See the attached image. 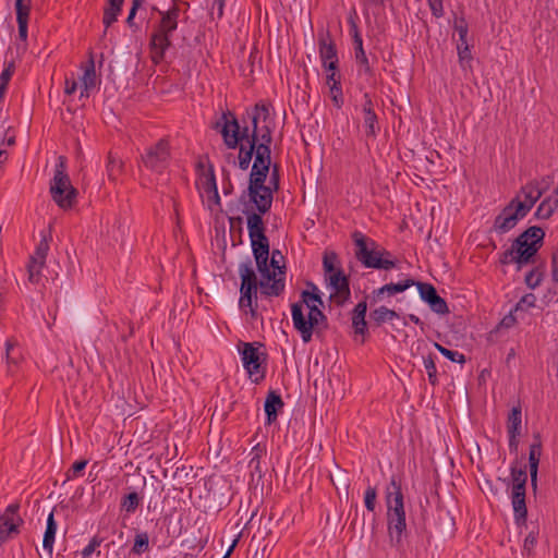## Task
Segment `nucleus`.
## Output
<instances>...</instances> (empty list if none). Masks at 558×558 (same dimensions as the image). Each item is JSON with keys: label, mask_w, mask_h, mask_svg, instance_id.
Listing matches in <instances>:
<instances>
[{"label": "nucleus", "mask_w": 558, "mask_h": 558, "mask_svg": "<svg viewBox=\"0 0 558 558\" xmlns=\"http://www.w3.org/2000/svg\"><path fill=\"white\" fill-rule=\"evenodd\" d=\"M264 219L259 215L248 216V236L251 240L252 253L256 263L260 280L257 279L253 269L252 259L246 257L245 262L239 265L241 279L239 307L242 311L248 308L253 319L258 315L257 291L266 298L280 296L286 288L284 277L277 278V271L269 265V240L266 235Z\"/></svg>", "instance_id": "nucleus-1"}, {"label": "nucleus", "mask_w": 558, "mask_h": 558, "mask_svg": "<svg viewBox=\"0 0 558 558\" xmlns=\"http://www.w3.org/2000/svg\"><path fill=\"white\" fill-rule=\"evenodd\" d=\"M271 105L265 101L257 102L250 111L247 119L251 124L240 125L235 114L227 110L216 121L213 129L219 131L225 145L235 149L244 140H252L254 161L248 179H267L271 165V143L274 120L270 117Z\"/></svg>", "instance_id": "nucleus-2"}, {"label": "nucleus", "mask_w": 558, "mask_h": 558, "mask_svg": "<svg viewBox=\"0 0 558 558\" xmlns=\"http://www.w3.org/2000/svg\"><path fill=\"white\" fill-rule=\"evenodd\" d=\"M307 287L312 290H303L301 300L291 305L293 327L304 343L311 342L314 335L323 337L328 328V318L319 307L324 306L320 291L313 282H307Z\"/></svg>", "instance_id": "nucleus-3"}, {"label": "nucleus", "mask_w": 558, "mask_h": 558, "mask_svg": "<svg viewBox=\"0 0 558 558\" xmlns=\"http://www.w3.org/2000/svg\"><path fill=\"white\" fill-rule=\"evenodd\" d=\"M385 501L387 507L386 517L389 544L398 551H403V539L408 534V530L404 496L401 478L399 476L392 475L390 477V482L385 490Z\"/></svg>", "instance_id": "nucleus-4"}, {"label": "nucleus", "mask_w": 558, "mask_h": 558, "mask_svg": "<svg viewBox=\"0 0 558 558\" xmlns=\"http://www.w3.org/2000/svg\"><path fill=\"white\" fill-rule=\"evenodd\" d=\"M545 231L538 226L529 227L511 243V246L499 256L501 265L514 264L517 270L533 264L537 252L544 244Z\"/></svg>", "instance_id": "nucleus-5"}, {"label": "nucleus", "mask_w": 558, "mask_h": 558, "mask_svg": "<svg viewBox=\"0 0 558 558\" xmlns=\"http://www.w3.org/2000/svg\"><path fill=\"white\" fill-rule=\"evenodd\" d=\"M180 12L177 4L167 11H159L160 20L149 38L150 59L156 65L163 61L167 50L172 46L171 36L178 28Z\"/></svg>", "instance_id": "nucleus-6"}, {"label": "nucleus", "mask_w": 558, "mask_h": 558, "mask_svg": "<svg viewBox=\"0 0 558 558\" xmlns=\"http://www.w3.org/2000/svg\"><path fill=\"white\" fill-rule=\"evenodd\" d=\"M238 351L244 369L248 374L250 379L259 384L264 380L267 369L268 354L265 351V344L258 341L238 343Z\"/></svg>", "instance_id": "nucleus-7"}, {"label": "nucleus", "mask_w": 558, "mask_h": 558, "mask_svg": "<svg viewBox=\"0 0 558 558\" xmlns=\"http://www.w3.org/2000/svg\"><path fill=\"white\" fill-rule=\"evenodd\" d=\"M266 180L267 179H248V186L245 191L242 192L240 196L241 203L246 205V198H248V203L253 205L251 209L246 207V209L243 210V213L246 215L247 226L250 215H259V217L263 218V215L267 214L271 208L274 201V190L271 186H266Z\"/></svg>", "instance_id": "nucleus-8"}, {"label": "nucleus", "mask_w": 558, "mask_h": 558, "mask_svg": "<svg viewBox=\"0 0 558 558\" xmlns=\"http://www.w3.org/2000/svg\"><path fill=\"white\" fill-rule=\"evenodd\" d=\"M351 239L354 244V256L364 268L379 270V267H385L384 260L379 258L377 241L359 230L352 232Z\"/></svg>", "instance_id": "nucleus-9"}, {"label": "nucleus", "mask_w": 558, "mask_h": 558, "mask_svg": "<svg viewBox=\"0 0 558 558\" xmlns=\"http://www.w3.org/2000/svg\"><path fill=\"white\" fill-rule=\"evenodd\" d=\"M20 504L8 505L4 510H0V547L21 534L24 520L20 514Z\"/></svg>", "instance_id": "nucleus-10"}, {"label": "nucleus", "mask_w": 558, "mask_h": 558, "mask_svg": "<svg viewBox=\"0 0 558 558\" xmlns=\"http://www.w3.org/2000/svg\"><path fill=\"white\" fill-rule=\"evenodd\" d=\"M141 158L147 169L162 173L168 168L171 158V146L168 138L162 137L147 147Z\"/></svg>", "instance_id": "nucleus-11"}, {"label": "nucleus", "mask_w": 558, "mask_h": 558, "mask_svg": "<svg viewBox=\"0 0 558 558\" xmlns=\"http://www.w3.org/2000/svg\"><path fill=\"white\" fill-rule=\"evenodd\" d=\"M525 216L524 207H517L510 201L495 217L492 230L500 235L505 234L511 231Z\"/></svg>", "instance_id": "nucleus-12"}, {"label": "nucleus", "mask_w": 558, "mask_h": 558, "mask_svg": "<svg viewBox=\"0 0 558 558\" xmlns=\"http://www.w3.org/2000/svg\"><path fill=\"white\" fill-rule=\"evenodd\" d=\"M328 287L333 291L329 300L335 302L337 306H343L351 296L350 280L341 268H338L335 274L326 277Z\"/></svg>", "instance_id": "nucleus-13"}, {"label": "nucleus", "mask_w": 558, "mask_h": 558, "mask_svg": "<svg viewBox=\"0 0 558 558\" xmlns=\"http://www.w3.org/2000/svg\"><path fill=\"white\" fill-rule=\"evenodd\" d=\"M415 287L418 290L420 298L434 313L439 315L449 313L446 300L438 294L436 288L432 283L416 281Z\"/></svg>", "instance_id": "nucleus-14"}, {"label": "nucleus", "mask_w": 558, "mask_h": 558, "mask_svg": "<svg viewBox=\"0 0 558 558\" xmlns=\"http://www.w3.org/2000/svg\"><path fill=\"white\" fill-rule=\"evenodd\" d=\"M74 187L71 183L70 177L66 172V158L59 156L54 166L53 177L50 181L49 193L51 198H57L62 195V190H70Z\"/></svg>", "instance_id": "nucleus-15"}, {"label": "nucleus", "mask_w": 558, "mask_h": 558, "mask_svg": "<svg viewBox=\"0 0 558 558\" xmlns=\"http://www.w3.org/2000/svg\"><path fill=\"white\" fill-rule=\"evenodd\" d=\"M49 251V243L44 236L36 246L35 253L29 257L27 265L28 280L32 283H38L41 278V269L45 266L46 257Z\"/></svg>", "instance_id": "nucleus-16"}, {"label": "nucleus", "mask_w": 558, "mask_h": 558, "mask_svg": "<svg viewBox=\"0 0 558 558\" xmlns=\"http://www.w3.org/2000/svg\"><path fill=\"white\" fill-rule=\"evenodd\" d=\"M542 196L543 191L538 190V180H532L520 189L511 202L517 207H524V214L527 215Z\"/></svg>", "instance_id": "nucleus-17"}, {"label": "nucleus", "mask_w": 558, "mask_h": 558, "mask_svg": "<svg viewBox=\"0 0 558 558\" xmlns=\"http://www.w3.org/2000/svg\"><path fill=\"white\" fill-rule=\"evenodd\" d=\"M375 105L369 93L363 94L362 112H363V125L365 129V135L367 137L375 138L380 128L378 124V117L375 112Z\"/></svg>", "instance_id": "nucleus-18"}, {"label": "nucleus", "mask_w": 558, "mask_h": 558, "mask_svg": "<svg viewBox=\"0 0 558 558\" xmlns=\"http://www.w3.org/2000/svg\"><path fill=\"white\" fill-rule=\"evenodd\" d=\"M522 424V410L520 405L513 407L508 414L507 418V433L509 436V450L510 452H517L519 440L518 436L520 435Z\"/></svg>", "instance_id": "nucleus-19"}, {"label": "nucleus", "mask_w": 558, "mask_h": 558, "mask_svg": "<svg viewBox=\"0 0 558 558\" xmlns=\"http://www.w3.org/2000/svg\"><path fill=\"white\" fill-rule=\"evenodd\" d=\"M318 51L322 63L339 61L337 46L329 31L318 33Z\"/></svg>", "instance_id": "nucleus-20"}, {"label": "nucleus", "mask_w": 558, "mask_h": 558, "mask_svg": "<svg viewBox=\"0 0 558 558\" xmlns=\"http://www.w3.org/2000/svg\"><path fill=\"white\" fill-rule=\"evenodd\" d=\"M283 407L284 402L281 396L275 390H269L264 402V411L266 414L265 425L274 424Z\"/></svg>", "instance_id": "nucleus-21"}, {"label": "nucleus", "mask_w": 558, "mask_h": 558, "mask_svg": "<svg viewBox=\"0 0 558 558\" xmlns=\"http://www.w3.org/2000/svg\"><path fill=\"white\" fill-rule=\"evenodd\" d=\"M542 456V440L539 434L534 435V442L531 444L529 450V469H530V477L531 485L534 492L537 488V472L539 458Z\"/></svg>", "instance_id": "nucleus-22"}, {"label": "nucleus", "mask_w": 558, "mask_h": 558, "mask_svg": "<svg viewBox=\"0 0 558 558\" xmlns=\"http://www.w3.org/2000/svg\"><path fill=\"white\" fill-rule=\"evenodd\" d=\"M16 22L19 38L26 43L28 33V19L31 12V0H15Z\"/></svg>", "instance_id": "nucleus-23"}, {"label": "nucleus", "mask_w": 558, "mask_h": 558, "mask_svg": "<svg viewBox=\"0 0 558 558\" xmlns=\"http://www.w3.org/2000/svg\"><path fill=\"white\" fill-rule=\"evenodd\" d=\"M354 59L357 66V74L365 75L368 80L375 77V70L372 66L369 59L364 50L363 40L353 43Z\"/></svg>", "instance_id": "nucleus-24"}, {"label": "nucleus", "mask_w": 558, "mask_h": 558, "mask_svg": "<svg viewBox=\"0 0 558 558\" xmlns=\"http://www.w3.org/2000/svg\"><path fill=\"white\" fill-rule=\"evenodd\" d=\"M82 82V92L81 97H89L90 90H93L97 85V75L95 71V62L94 58L90 54L89 60L84 65V73L81 77Z\"/></svg>", "instance_id": "nucleus-25"}, {"label": "nucleus", "mask_w": 558, "mask_h": 558, "mask_svg": "<svg viewBox=\"0 0 558 558\" xmlns=\"http://www.w3.org/2000/svg\"><path fill=\"white\" fill-rule=\"evenodd\" d=\"M525 494L526 492L511 490V504L514 513V521L518 525L524 524L527 518Z\"/></svg>", "instance_id": "nucleus-26"}, {"label": "nucleus", "mask_w": 558, "mask_h": 558, "mask_svg": "<svg viewBox=\"0 0 558 558\" xmlns=\"http://www.w3.org/2000/svg\"><path fill=\"white\" fill-rule=\"evenodd\" d=\"M399 318V314L395 310H390L384 305L371 311L369 319L376 327H380L387 322Z\"/></svg>", "instance_id": "nucleus-27"}, {"label": "nucleus", "mask_w": 558, "mask_h": 558, "mask_svg": "<svg viewBox=\"0 0 558 558\" xmlns=\"http://www.w3.org/2000/svg\"><path fill=\"white\" fill-rule=\"evenodd\" d=\"M124 0H107V7L104 10L102 23L105 28L110 27L122 11ZM107 29H105V33Z\"/></svg>", "instance_id": "nucleus-28"}, {"label": "nucleus", "mask_w": 558, "mask_h": 558, "mask_svg": "<svg viewBox=\"0 0 558 558\" xmlns=\"http://www.w3.org/2000/svg\"><path fill=\"white\" fill-rule=\"evenodd\" d=\"M57 521L54 520L53 512H50L47 518L46 530L43 538V547L48 554L52 555L56 533H57Z\"/></svg>", "instance_id": "nucleus-29"}, {"label": "nucleus", "mask_w": 558, "mask_h": 558, "mask_svg": "<svg viewBox=\"0 0 558 558\" xmlns=\"http://www.w3.org/2000/svg\"><path fill=\"white\" fill-rule=\"evenodd\" d=\"M510 475L512 482L511 490L526 492L527 474L525 466L518 468L517 462L512 463Z\"/></svg>", "instance_id": "nucleus-30"}, {"label": "nucleus", "mask_w": 558, "mask_h": 558, "mask_svg": "<svg viewBox=\"0 0 558 558\" xmlns=\"http://www.w3.org/2000/svg\"><path fill=\"white\" fill-rule=\"evenodd\" d=\"M106 171L110 181H117L124 171L123 161L111 151L107 156Z\"/></svg>", "instance_id": "nucleus-31"}, {"label": "nucleus", "mask_w": 558, "mask_h": 558, "mask_svg": "<svg viewBox=\"0 0 558 558\" xmlns=\"http://www.w3.org/2000/svg\"><path fill=\"white\" fill-rule=\"evenodd\" d=\"M197 169L201 171V186L206 194H209L210 191L218 189L214 167L211 165L209 166L208 170L205 171L204 165L202 162H198Z\"/></svg>", "instance_id": "nucleus-32"}, {"label": "nucleus", "mask_w": 558, "mask_h": 558, "mask_svg": "<svg viewBox=\"0 0 558 558\" xmlns=\"http://www.w3.org/2000/svg\"><path fill=\"white\" fill-rule=\"evenodd\" d=\"M239 147V155H238V165L241 170H247L250 167V163L252 161L254 150L252 145V140H244L242 143H240Z\"/></svg>", "instance_id": "nucleus-33"}, {"label": "nucleus", "mask_w": 558, "mask_h": 558, "mask_svg": "<svg viewBox=\"0 0 558 558\" xmlns=\"http://www.w3.org/2000/svg\"><path fill=\"white\" fill-rule=\"evenodd\" d=\"M78 191L75 187L62 190V195L52 201L63 210L72 209L77 202Z\"/></svg>", "instance_id": "nucleus-34"}, {"label": "nucleus", "mask_w": 558, "mask_h": 558, "mask_svg": "<svg viewBox=\"0 0 558 558\" xmlns=\"http://www.w3.org/2000/svg\"><path fill=\"white\" fill-rule=\"evenodd\" d=\"M416 284V280L410 277H407L398 282H389L384 284L386 294L388 298L393 296L398 293H402L409 288Z\"/></svg>", "instance_id": "nucleus-35"}, {"label": "nucleus", "mask_w": 558, "mask_h": 558, "mask_svg": "<svg viewBox=\"0 0 558 558\" xmlns=\"http://www.w3.org/2000/svg\"><path fill=\"white\" fill-rule=\"evenodd\" d=\"M544 264H541L539 266H536L532 268L524 278V282L531 290L536 289L544 279Z\"/></svg>", "instance_id": "nucleus-36"}, {"label": "nucleus", "mask_w": 558, "mask_h": 558, "mask_svg": "<svg viewBox=\"0 0 558 558\" xmlns=\"http://www.w3.org/2000/svg\"><path fill=\"white\" fill-rule=\"evenodd\" d=\"M141 504V497L136 492L124 495L121 499V509L128 513H134Z\"/></svg>", "instance_id": "nucleus-37"}, {"label": "nucleus", "mask_w": 558, "mask_h": 558, "mask_svg": "<svg viewBox=\"0 0 558 558\" xmlns=\"http://www.w3.org/2000/svg\"><path fill=\"white\" fill-rule=\"evenodd\" d=\"M149 549V536L146 532L137 533L134 537V544L131 553L134 555H142Z\"/></svg>", "instance_id": "nucleus-38"}, {"label": "nucleus", "mask_w": 558, "mask_h": 558, "mask_svg": "<svg viewBox=\"0 0 558 558\" xmlns=\"http://www.w3.org/2000/svg\"><path fill=\"white\" fill-rule=\"evenodd\" d=\"M5 359L7 363L9 365V368H11V365H17L21 354L17 350L16 341L13 339H8L5 341Z\"/></svg>", "instance_id": "nucleus-39"}, {"label": "nucleus", "mask_w": 558, "mask_h": 558, "mask_svg": "<svg viewBox=\"0 0 558 558\" xmlns=\"http://www.w3.org/2000/svg\"><path fill=\"white\" fill-rule=\"evenodd\" d=\"M423 363H424V367L427 372L429 384L432 386H436L438 384V378H437V367L435 364V356L432 353H429L426 356H423Z\"/></svg>", "instance_id": "nucleus-40"}, {"label": "nucleus", "mask_w": 558, "mask_h": 558, "mask_svg": "<svg viewBox=\"0 0 558 558\" xmlns=\"http://www.w3.org/2000/svg\"><path fill=\"white\" fill-rule=\"evenodd\" d=\"M338 263V255L335 252H326L323 257V268L325 272V278L329 275L335 274L338 268H336V264Z\"/></svg>", "instance_id": "nucleus-41"}, {"label": "nucleus", "mask_w": 558, "mask_h": 558, "mask_svg": "<svg viewBox=\"0 0 558 558\" xmlns=\"http://www.w3.org/2000/svg\"><path fill=\"white\" fill-rule=\"evenodd\" d=\"M434 345L449 361L459 364L465 363L466 359L464 354L460 353L459 351L449 350L437 342H435Z\"/></svg>", "instance_id": "nucleus-42"}, {"label": "nucleus", "mask_w": 558, "mask_h": 558, "mask_svg": "<svg viewBox=\"0 0 558 558\" xmlns=\"http://www.w3.org/2000/svg\"><path fill=\"white\" fill-rule=\"evenodd\" d=\"M379 258L384 260L385 267H379V270H390L397 268L398 259L393 256V254L386 250L383 245L379 244Z\"/></svg>", "instance_id": "nucleus-43"}, {"label": "nucleus", "mask_w": 558, "mask_h": 558, "mask_svg": "<svg viewBox=\"0 0 558 558\" xmlns=\"http://www.w3.org/2000/svg\"><path fill=\"white\" fill-rule=\"evenodd\" d=\"M281 260H283V255L281 254V252L279 250H274L271 252V257H269V265L272 270L277 271V278H286V266L279 265Z\"/></svg>", "instance_id": "nucleus-44"}, {"label": "nucleus", "mask_w": 558, "mask_h": 558, "mask_svg": "<svg viewBox=\"0 0 558 558\" xmlns=\"http://www.w3.org/2000/svg\"><path fill=\"white\" fill-rule=\"evenodd\" d=\"M536 304V296L534 293L524 294L514 305V312H527Z\"/></svg>", "instance_id": "nucleus-45"}, {"label": "nucleus", "mask_w": 558, "mask_h": 558, "mask_svg": "<svg viewBox=\"0 0 558 558\" xmlns=\"http://www.w3.org/2000/svg\"><path fill=\"white\" fill-rule=\"evenodd\" d=\"M554 215L553 208L549 205V198H544L537 206L534 218L539 220H547Z\"/></svg>", "instance_id": "nucleus-46"}, {"label": "nucleus", "mask_w": 558, "mask_h": 558, "mask_svg": "<svg viewBox=\"0 0 558 558\" xmlns=\"http://www.w3.org/2000/svg\"><path fill=\"white\" fill-rule=\"evenodd\" d=\"M377 499V489L368 485L364 493V505L368 511H375Z\"/></svg>", "instance_id": "nucleus-47"}, {"label": "nucleus", "mask_w": 558, "mask_h": 558, "mask_svg": "<svg viewBox=\"0 0 558 558\" xmlns=\"http://www.w3.org/2000/svg\"><path fill=\"white\" fill-rule=\"evenodd\" d=\"M458 58L462 68H464V62H470L472 60L471 49L468 41L458 43L457 45Z\"/></svg>", "instance_id": "nucleus-48"}, {"label": "nucleus", "mask_w": 558, "mask_h": 558, "mask_svg": "<svg viewBox=\"0 0 558 558\" xmlns=\"http://www.w3.org/2000/svg\"><path fill=\"white\" fill-rule=\"evenodd\" d=\"M352 328L356 335L365 336L368 333L365 316H351Z\"/></svg>", "instance_id": "nucleus-49"}, {"label": "nucleus", "mask_w": 558, "mask_h": 558, "mask_svg": "<svg viewBox=\"0 0 558 558\" xmlns=\"http://www.w3.org/2000/svg\"><path fill=\"white\" fill-rule=\"evenodd\" d=\"M453 28L459 34V43L468 41V33H469V26L463 16L456 19Z\"/></svg>", "instance_id": "nucleus-50"}, {"label": "nucleus", "mask_w": 558, "mask_h": 558, "mask_svg": "<svg viewBox=\"0 0 558 558\" xmlns=\"http://www.w3.org/2000/svg\"><path fill=\"white\" fill-rule=\"evenodd\" d=\"M329 89L333 106L337 109H340L344 104L342 85L337 86L336 84H333V86H329Z\"/></svg>", "instance_id": "nucleus-51"}, {"label": "nucleus", "mask_w": 558, "mask_h": 558, "mask_svg": "<svg viewBox=\"0 0 558 558\" xmlns=\"http://www.w3.org/2000/svg\"><path fill=\"white\" fill-rule=\"evenodd\" d=\"M102 541L104 539L97 535L92 537L88 545L81 551L82 558H89L90 555L101 545Z\"/></svg>", "instance_id": "nucleus-52"}, {"label": "nucleus", "mask_w": 558, "mask_h": 558, "mask_svg": "<svg viewBox=\"0 0 558 558\" xmlns=\"http://www.w3.org/2000/svg\"><path fill=\"white\" fill-rule=\"evenodd\" d=\"M143 2H144V0H132V7H131L129 15L126 17L128 26L130 28H133L134 31H136L138 28L134 22V19H135L137 10L141 8Z\"/></svg>", "instance_id": "nucleus-53"}, {"label": "nucleus", "mask_w": 558, "mask_h": 558, "mask_svg": "<svg viewBox=\"0 0 558 558\" xmlns=\"http://www.w3.org/2000/svg\"><path fill=\"white\" fill-rule=\"evenodd\" d=\"M355 16H356V13L355 11H353V14H351L348 19V23H349V26H350V35L352 37V41L353 43H357V41H362L363 38H362V35L360 33V29H359V26L355 22Z\"/></svg>", "instance_id": "nucleus-54"}, {"label": "nucleus", "mask_w": 558, "mask_h": 558, "mask_svg": "<svg viewBox=\"0 0 558 558\" xmlns=\"http://www.w3.org/2000/svg\"><path fill=\"white\" fill-rule=\"evenodd\" d=\"M427 4L434 17L440 19L445 15L444 0H427Z\"/></svg>", "instance_id": "nucleus-55"}, {"label": "nucleus", "mask_w": 558, "mask_h": 558, "mask_svg": "<svg viewBox=\"0 0 558 558\" xmlns=\"http://www.w3.org/2000/svg\"><path fill=\"white\" fill-rule=\"evenodd\" d=\"M537 543V533L531 531L524 539L523 553L531 555Z\"/></svg>", "instance_id": "nucleus-56"}, {"label": "nucleus", "mask_w": 558, "mask_h": 558, "mask_svg": "<svg viewBox=\"0 0 558 558\" xmlns=\"http://www.w3.org/2000/svg\"><path fill=\"white\" fill-rule=\"evenodd\" d=\"M270 172V179H269V185L271 186L274 192H277L279 190V183H280V167L278 163L272 165Z\"/></svg>", "instance_id": "nucleus-57"}, {"label": "nucleus", "mask_w": 558, "mask_h": 558, "mask_svg": "<svg viewBox=\"0 0 558 558\" xmlns=\"http://www.w3.org/2000/svg\"><path fill=\"white\" fill-rule=\"evenodd\" d=\"M551 279L558 283V247L554 248L550 257Z\"/></svg>", "instance_id": "nucleus-58"}, {"label": "nucleus", "mask_w": 558, "mask_h": 558, "mask_svg": "<svg viewBox=\"0 0 558 558\" xmlns=\"http://www.w3.org/2000/svg\"><path fill=\"white\" fill-rule=\"evenodd\" d=\"M387 296L386 294V291H385V288L384 286L378 288V289H374L371 293L369 296H367L369 299V304L371 305H375L381 301H384V299Z\"/></svg>", "instance_id": "nucleus-59"}, {"label": "nucleus", "mask_w": 558, "mask_h": 558, "mask_svg": "<svg viewBox=\"0 0 558 558\" xmlns=\"http://www.w3.org/2000/svg\"><path fill=\"white\" fill-rule=\"evenodd\" d=\"M88 461L87 460H77L75 461L71 470L68 472V478H71L72 476H77L84 469L86 468Z\"/></svg>", "instance_id": "nucleus-60"}, {"label": "nucleus", "mask_w": 558, "mask_h": 558, "mask_svg": "<svg viewBox=\"0 0 558 558\" xmlns=\"http://www.w3.org/2000/svg\"><path fill=\"white\" fill-rule=\"evenodd\" d=\"M514 310H511L509 314H507L499 323V328H511L517 323V317L514 316Z\"/></svg>", "instance_id": "nucleus-61"}, {"label": "nucleus", "mask_w": 558, "mask_h": 558, "mask_svg": "<svg viewBox=\"0 0 558 558\" xmlns=\"http://www.w3.org/2000/svg\"><path fill=\"white\" fill-rule=\"evenodd\" d=\"M15 66L14 62L8 63V65L3 69L0 75V83L8 85L10 82L13 73H14Z\"/></svg>", "instance_id": "nucleus-62"}, {"label": "nucleus", "mask_w": 558, "mask_h": 558, "mask_svg": "<svg viewBox=\"0 0 558 558\" xmlns=\"http://www.w3.org/2000/svg\"><path fill=\"white\" fill-rule=\"evenodd\" d=\"M365 298L364 300L360 301L354 308L351 311V316H366L367 312V302Z\"/></svg>", "instance_id": "nucleus-63"}, {"label": "nucleus", "mask_w": 558, "mask_h": 558, "mask_svg": "<svg viewBox=\"0 0 558 558\" xmlns=\"http://www.w3.org/2000/svg\"><path fill=\"white\" fill-rule=\"evenodd\" d=\"M223 183H222V191L225 195H230L233 193V184L230 179V173L226 169H223Z\"/></svg>", "instance_id": "nucleus-64"}]
</instances>
